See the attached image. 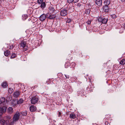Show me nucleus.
Instances as JSON below:
<instances>
[{
	"mask_svg": "<svg viewBox=\"0 0 125 125\" xmlns=\"http://www.w3.org/2000/svg\"><path fill=\"white\" fill-rule=\"evenodd\" d=\"M20 116V114L18 111L14 115L12 118V121L11 123L13 124L16 123L19 120Z\"/></svg>",
	"mask_w": 125,
	"mask_h": 125,
	"instance_id": "nucleus-1",
	"label": "nucleus"
},
{
	"mask_svg": "<svg viewBox=\"0 0 125 125\" xmlns=\"http://www.w3.org/2000/svg\"><path fill=\"white\" fill-rule=\"evenodd\" d=\"M26 41H22L20 43L21 47L22 48H24L25 51L27 50V47L26 46Z\"/></svg>",
	"mask_w": 125,
	"mask_h": 125,
	"instance_id": "nucleus-2",
	"label": "nucleus"
},
{
	"mask_svg": "<svg viewBox=\"0 0 125 125\" xmlns=\"http://www.w3.org/2000/svg\"><path fill=\"white\" fill-rule=\"evenodd\" d=\"M47 18L49 19H53L56 17L55 14H52V13H47Z\"/></svg>",
	"mask_w": 125,
	"mask_h": 125,
	"instance_id": "nucleus-3",
	"label": "nucleus"
},
{
	"mask_svg": "<svg viewBox=\"0 0 125 125\" xmlns=\"http://www.w3.org/2000/svg\"><path fill=\"white\" fill-rule=\"evenodd\" d=\"M38 100V99L37 97H33L32 98L31 100V102L32 104H34L36 103Z\"/></svg>",
	"mask_w": 125,
	"mask_h": 125,
	"instance_id": "nucleus-4",
	"label": "nucleus"
},
{
	"mask_svg": "<svg viewBox=\"0 0 125 125\" xmlns=\"http://www.w3.org/2000/svg\"><path fill=\"white\" fill-rule=\"evenodd\" d=\"M60 13L61 16H65L67 14V11L66 9H63L61 10Z\"/></svg>",
	"mask_w": 125,
	"mask_h": 125,
	"instance_id": "nucleus-5",
	"label": "nucleus"
},
{
	"mask_svg": "<svg viewBox=\"0 0 125 125\" xmlns=\"http://www.w3.org/2000/svg\"><path fill=\"white\" fill-rule=\"evenodd\" d=\"M6 109L7 107L6 106L0 108V115H1L3 113L6 111Z\"/></svg>",
	"mask_w": 125,
	"mask_h": 125,
	"instance_id": "nucleus-6",
	"label": "nucleus"
},
{
	"mask_svg": "<svg viewBox=\"0 0 125 125\" xmlns=\"http://www.w3.org/2000/svg\"><path fill=\"white\" fill-rule=\"evenodd\" d=\"M0 122L3 125H7L9 123L8 120L5 121L3 119H1L0 120Z\"/></svg>",
	"mask_w": 125,
	"mask_h": 125,
	"instance_id": "nucleus-7",
	"label": "nucleus"
},
{
	"mask_svg": "<svg viewBox=\"0 0 125 125\" xmlns=\"http://www.w3.org/2000/svg\"><path fill=\"white\" fill-rule=\"evenodd\" d=\"M47 17V14L46 15L45 14H42L40 17V20L41 21H44Z\"/></svg>",
	"mask_w": 125,
	"mask_h": 125,
	"instance_id": "nucleus-8",
	"label": "nucleus"
},
{
	"mask_svg": "<svg viewBox=\"0 0 125 125\" xmlns=\"http://www.w3.org/2000/svg\"><path fill=\"white\" fill-rule=\"evenodd\" d=\"M30 109L31 112H33L36 110V108L34 105H32L30 107Z\"/></svg>",
	"mask_w": 125,
	"mask_h": 125,
	"instance_id": "nucleus-9",
	"label": "nucleus"
},
{
	"mask_svg": "<svg viewBox=\"0 0 125 125\" xmlns=\"http://www.w3.org/2000/svg\"><path fill=\"white\" fill-rule=\"evenodd\" d=\"M48 11L49 12V13H53L55 10L53 6H51L48 8Z\"/></svg>",
	"mask_w": 125,
	"mask_h": 125,
	"instance_id": "nucleus-10",
	"label": "nucleus"
},
{
	"mask_svg": "<svg viewBox=\"0 0 125 125\" xmlns=\"http://www.w3.org/2000/svg\"><path fill=\"white\" fill-rule=\"evenodd\" d=\"M20 94V92L19 91L15 92L13 94V96L17 98L19 96Z\"/></svg>",
	"mask_w": 125,
	"mask_h": 125,
	"instance_id": "nucleus-11",
	"label": "nucleus"
},
{
	"mask_svg": "<svg viewBox=\"0 0 125 125\" xmlns=\"http://www.w3.org/2000/svg\"><path fill=\"white\" fill-rule=\"evenodd\" d=\"M95 3L98 6H99L102 4V1L101 0H96Z\"/></svg>",
	"mask_w": 125,
	"mask_h": 125,
	"instance_id": "nucleus-12",
	"label": "nucleus"
},
{
	"mask_svg": "<svg viewBox=\"0 0 125 125\" xmlns=\"http://www.w3.org/2000/svg\"><path fill=\"white\" fill-rule=\"evenodd\" d=\"M4 55L6 56H8L10 53V52L8 50H7L4 52Z\"/></svg>",
	"mask_w": 125,
	"mask_h": 125,
	"instance_id": "nucleus-13",
	"label": "nucleus"
},
{
	"mask_svg": "<svg viewBox=\"0 0 125 125\" xmlns=\"http://www.w3.org/2000/svg\"><path fill=\"white\" fill-rule=\"evenodd\" d=\"M12 96L11 95H9L6 98V101L7 102L11 101L12 100Z\"/></svg>",
	"mask_w": 125,
	"mask_h": 125,
	"instance_id": "nucleus-14",
	"label": "nucleus"
},
{
	"mask_svg": "<svg viewBox=\"0 0 125 125\" xmlns=\"http://www.w3.org/2000/svg\"><path fill=\"white\" fill-rule=\"evenodd\" d=\"M41 5L40 7L42 9H43L46 6V4L44 2H43L41 4H40Z\"/></svg>",
	"mask_w": 125,
	"mask_h": 125,
	"instance_id": "nucleus-15",
	"label": "nucleus"
},
{
	"mask_svg": "<svg viewBox=\"0 0 125 125\" xmlns=\"http://www.w3.org/2000/svg\"><path fill=\"white\" fill-rule=\"evenodd\" d=\"M110 0H105L104 1V3L105 6H107L110 3Z\"/></svg>",
	"mask_w": 125,
	"mask_h": 125,
	"instance_id": "nucleus-16",
	"label": "nucleus"
},
{
	"mask_svg": "<svg viewBox=\"0 0 125 125\" xmlns=\"http://www.w3.org/2000/svg\"><path fill=\"white\" fill-rule=\"evenodd\" d=\"M24 100L22 99H20L17 101V104H20L23 102Z\"/></svg>",
	"mask_w": 125,
	"mask_h": 125,
	"instance_id": "nucleus-17",
	"label": "nucleus"
},
{
	"mask_svg": "<svg viewBox=\"0 0 125 125\" xmlns=\"http://www.w3.org/2000/svg\"><path fill=\"white\" fill-rule=\"evenodd\" d=\"M8 112L10 114H12L13 112V108L11 107H9L8 109Z\"/></svg>",
	"mask_w": 125,
	"mask_h": 125,
	"instance_id": "nucleus-18",
	"label": "nucleus"
},
{
	"mask_svg": "<svg viewBox=\"0 0 125 125\" xmlns=\"http://www.w3.org/2000/svg\"><path fill=\"white\" fill-rule=\"evenodd\" d=\"M1 86L3 88H5L8 86V85L6 82H4L2 83Z\"/></svg>",
	"mask_w": 125,
	"mask_h": 125,
	"instance_id": "nucleus-19",
	"label": "nucleus"
},
{
	"mask_svg": "<svg viewBox=\"0 0 125 125\" xmlns=\"http://www.w3.org/2000/svg\"><path fill=\"white\" fill-rule=\"evenodd\" d=\"M78 0H67L68 2L69 3H72V2L74 3L77 2Z\"/></svg>",
	"mask_w": 125,
	"mask_h": 125,
	"instance_id": "nucleus-20",
	"label": "nucleus"
},
{
	"mask_svg": "<svg viewBox=\"0 0 125 125\" xmlns=\"http://www.w3.org/2000/svg\"><path fill=\"white\" fill-rule=\"evenodd\" d=\"M11 104L13 106H16L17 104L15 101L12 100L11 102Z\"/></svg>",
	"mask_w": 125,
	"mask_h": 125,
	"instance_id": "nucleus-21",
	"label": "nucleus"
},
{
	"mask_svg": "<svg viewBox=\"0 0 125 125\" xmlns=\"http://www.w3.org/2000/svg\"><path fill=\"white\" fill-rule=\"evenodd\" d=\"M70 117L71 118L74 119L76 118L75 115L73 114H71L70 115Z\"/></svg>",
	"mask_w": 125,
	"mask_h": 125,
	"instance_id": "nucleus-22",
	"label": "nucleus"
},
{
	"mask_svg": "<svg viewBox=\"0 0 125 125\" xmlns=\"http://www.w3.org/2000/svg\"><path fill=\"white\" fill-rule=\"evenodd\" d=\"M108 20L107 19H105L104 18H103L102 21L101 22L103 23H106L107 21Z\"/></svg>",
	"mask_w": 125,
	"mask_h": 125,
	"instance_id": "nucleus-23",
	"label": "nucleus"
},
{
	"mask_svg": "<svg viewBox=\"0 0 125 125\" xmlns=\"http://www.w3.org/2000/svg\"><path fill=\"white\" fill-rule=\"evenodd\" d=\"M120 64L123 65L125 64V59H122L120 62Z\"/></svg>",
	"mask_w": 125,
	"mask_h": 125,
	"instance_id": "nucleus-24",
	"label": "nucleus"
},
{
	"mask_svg": "<svg viewBox=\"0 0 125 125\" xmlns=\"http://www.w3.org/2000/svg\"><path fill=\"white\" fill-rule=\"evenodd\" d=\"M21 113L22 115L26 116L27 115V112L26 111L21 112Z\"/></svg>",
	"mask_w": 125,
	"mask_h": 125,
	"instance_id": "nucleus-25",
	"label": "nucleus"
},
{
	"mask_svg": "<svg viewBox=\"0 0 125 125\" xmlns=\"http://www.w3.org/2000/svg\"><path fill=\"white\" fill-rule=\"evenodd\" d=\"M13 91V89L11 88H9L8 90V92L10 94H11Z\"/></svg>",
	"mask_w": 125,
	"mask_h": 125,
	"instance_id": "nucleus-26",
	"label": "nucleus"
},
{
	"mask_svg": "<svg viewBox=\"0 0 125 125\" xmlns=\"http://www.w3.org/2000/svg\"><path fill=\"white\" fill-rule=\"evenodd\" d=\"M90 12V10L89 9H88L86 10L85 11V13L87 14H89Z\"/></svg>",
	"mask_w": 125,
	"mask_h": 125,
	"instance_id": "nucleus-27",
	"label": "nucleus"
},
{
	"mask_svg": "<svg viewBox=\"0 0 125 125\" xmlns=\"http://www.w3.org/2000/svg\"><path fill=\"white\" fill-rule=\"evenodd\" d=\"M16 54L15 53H13L11 56L10 58L11 59L14 58L16 57Z\"/></svg>",
	"mask_w": 125,
	"mask_h": 125,
	"instance_id": "nucleus-28",
	"label": "nucleus"
},
{
	"mask_svg": "<svg viewBox=\"0 0 125 125\" xmlns=\"http://www.w3.org/2000/svg\"><path fill=\"white\" fill-rule=\"evenodd\" d=\"M28 16L26 15H24L22 16V18L23 20H26Z\"/></svg>",
	"mask_w": 125,
	"mask_h": 125,
	"instance_id": "nucleus-29",
	"label": "nucleus"
},
{
	"mask_svg": "<svg viewBox=\"0 0 125 125\" xmlns=\"http://www.w3.org/2000/svg\"><path fill=\"white\" fill-rule=\"evenodd\" d=\"M104 9L105 12H107L108 11V8L107 7V6H106L104 8Z\"/></svg>",
	"mask_w": 125,
	"mask_h": 125,
	"instance_id": "nucleus-30",
	"label": "nucleus"
},
{
	"mask_svg": "<svg viewBox=\"0 0 125 125\" xmlns=\"http://www.w3.org/2000/svg\"><path fill=\"white\" fill-rule=\"evenodd\" d=\"M111 16L113 19H115L117 17L116 15L115 14H113L112 15H111Z\"/></svg>",
	"mask_w": 125,
	"mask_h": 125,
	"instance_id": "nucleus-31",
	"label": "nucleus"
},
{
	"mask_svg": "<svg viewBox=\"0 0 125 125\" xmlns=\"http://www.w3.org/2000/svg\"><path fill=\"white\" fill-rule=\"evenodd\" d=\"M103 18L100 17L98 18V20L99 21L102 22Z\"/></svg>",
	"mask_w": 125,
	"mask_h": 125,
	"instance_id": "nucleus-32",
	"label": "nucleus"
},
{
	"mask_svg": "<svg viewBox=\"0 0 125 125\" xmlns=\"http://www.w3.org/2000/svg\"><path fill=\"white\" fill-rule=\"evenodd\" d=\"M9 46L10 47L9 48L10 49H13L14 47L13 45L12 44H10L9 45Z\"/></svg>",
	"mask_w": 125,
	"mask_h": 125,
	"instance_id": "nucleus-33",
	"label": "nucleus"
},
{
	"mask_svg": "<svg viewBox=\"0 0 125 125\" xmlns=\"http://www.w3.org/2000/svg\"><path fill=\"white\" fill-rule=\"evenodd\" d=\"M72 20L71 19L69 18L67 19V20L66 21V22L67 23H69L71 22V21Z\"/></svg>",
	"mask_w": 125,
	"mask_h": 125,
	"instance_id": "nucleus-34",
	"label": "nucleus"
},
{
	"mask_svg": "<svg viewBox=\"0 0 125 125\" xmlns=\"http://www.w3.org/2000/svg\"><path fill=\"white\" fill-rule=\"evenodd\" d=\"M37 2L39 4H40L43 2V0H38Z\"/></svg>",
	"mask_w": 125,
	"mask_h": 125,
	"instance_id": "nucleus-35",
	"label": "nucleus"
},
{
	"mask_svg": "<svg viewBox=\"0 0 125 125\" xmlns=\"http://www.w3.org/2000/svg\"><path fill=\"white\" fill-rule=\"evenodd\" d=\"M62 114V113L61 112H58V116L60 117Z\"/></svg>",
	"mask_w": 125,
	"mask_h": 125,
	"instance_id": "nucleus-36",
	"label": "nucleus"
},
{
	"mask_svg": "<svg viewBox=\"0 0 125 125\" xmlns=\"http://www.w3.org/2000/svg\"><path fill=\"white\" fill-rule=\"evenodd\" d=\"M77 7H78V8H79V7H80V6H81V4L78 3L77 4Z\"/></svg>",
	"mask_w": 125,
	"mask_h": 125,
	"instance_id": "nucleus-37",
	"label": "nucleus"
},
{
	"mask_svg": "<svg viewBox=\"0 0 125 125\" xmlns=\"http://www.w3.org/2000/svg\"><path fill=\"white\" fill-rule=\"evenodd\" d=\"M123 29H120V31L119 32L120 33H122L123 32Z\"/></svg>",
	"mask_w": 125,
	"mask_h": 125,
	"instance_id": "nucleus-38",
	"label": "nucleus"
},
{
	"mask_svg": "<svg viewBox=\"0 0 125 125\" xmlns=\"http://www.w3.org/2000/svg\"><path fill=\"white\" fill-rule=\"evenodd\" d=\"M71 64L73 65V66H72L73 67H74L75 65V63L74 62H73L71 63Z\"/></svg>",
	"mask_w": 125,
	"mask_h": 125,
	"instance_id": "nucleus-39",
	"label": "nucleus"
},
{
	"mask_svg": "<svg viewBox=\"0 0 125 125\" xmlns=\"http://www.w3.org/2000/svg\"><path fill=\"white\" fill-rule=\"evenodd\" d=\"M86 23H87L88 24L90 25L91 23V21H87Z\"/></svg>",
	"mask_w": 125,
	"mask_h": 125,
	"instance_id": "nucleus-40",
	"label": "nucleus"
},
{
	"mask_svg": "<svg viewBox=\"0 0 125 125\" xmlns=\"http://www.w3.org/2000/svg\"><path fill=\"white\" fill-rule=\"evenodd\" d=\"M65 79H66V78H67V79H69V76H67L66 75H65Z\"/></svg>",
	"mask_w": 125,
	"mask_h": 125,
	"instance_id": "nucleus-41",
	"label": "nucleus"
},
{
	"mask_svg": "<svg viewBox=\"0 0 125 125\" xmlns=\"http://www.w3.org/2000/svg\"><path fill=\"white\" fill-rule=\"evenodd\" d=\"M123 27L125 29V24H124L123 25Z\"/></svg>",
	"mask_w": 125,
	"mask_h": 125,
	"instance_id": "nucleus-42",
	"label": "nucleus"
},
{
	"mask_svg": "<svg viewBox=\"0 0 125 125\" xmlns=\"http://www.w3.org/2000/svg\"><path fill=\"white\" fill-rule=\"evenodd\" d=\"M121 1L124 2L125 1V0H120Z\"/></svg>",
	"mask_w": 125,
	"mask_h": 125,
	"instance_id": "nucleus-43",
	"label": "nucleus"
},
{
	"mask_svg": "<svg viewBox=\"0 0 125 125\" xmlns=\"http://www.w3.org/2000/svg\"><path fill=\"white\" fill-rule=\"evenodd\" d=\"M9 58H8L7 59H6V61H7V62H8V61H9Z\"/></svg>",
	"mask_w": 125,
	"mask_h": 125,
	"instance_id": "nucleus-44",
	"label": "nucleus"
},
{
	"mask_svg": "<svg viewBox=\"0 0 125 125\" xmlns=\"http://www.w3.org/2000/svg\"><path fill=\"white\" fill-rule=\"evenodd\" d=\"M67 64V63H66L65 64V66Z\"/></svg>",
	"mask_w": 125,
	"mask_h": 125,
	"instance_id": "nucleus-45",
	"label": "nucleus"
},
{
	"mask_svg": "<svg viewBox=\"0 0 125 125\" xmlns=\"http://www.w3.org/2000/svg\"><path fill=\"white\" fill-rule=\"evenodd\" d=\"M53 121L54 122H56V121L55 120H53Z\"/></svg>",
	"mask_w": 125,
	"mask_h": 125,
	"instance_id": "nucleus-46",
	"label": "nucleus"
},
{
	"mask_svg": "<svg viewBox=\"0 0 125 125\" xmlns=\"http://www.w3.org/2000/svg\"><path fill=\"white\" fill-rule=\"evenodd\" d=\"M0 99H1V100H0V101H1V98H0Z\"/></svg>",
	"mask_w": 125,
	"mask_h": 125,
	"instance_id": "nucleus-47",
	"label": "nucleus"
},
{
	"mask_svg": "<svg viewBox=\"0 0 125 125\" xmlns=\"http://www.w3.org/2000/svg\"><path fill=\"white\" fill-rule=\"evenodd\" d=\"M71 91V92H72V90Z\"/></svg>",
	"mask_w": 125,
	"mask_h": 125,
	"instance_id": "nucleus-48",
	"label": "nucleus"
}]
</instances>
